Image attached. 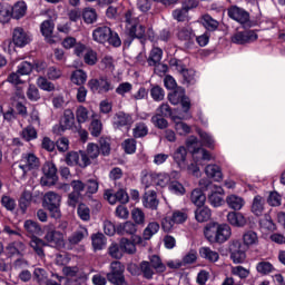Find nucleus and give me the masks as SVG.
<instances>
[{"instance_id": "obj_1", "label": "nucleus", "mask_w": 285, "mask_h": 285, "mask_svg": "<svg viewBox=\"0 0 285 285\" xmlns=\"http://www.w3.org/2000/svg\"><path fill=\"white\" fill-rule=\"evenodd\" d=\"M230 235L233 232L230 230V226L228 224H209L205 228V237L212 244H224V242H228L230 239Z\"/></svg>"}, {"instance_id": "obj_2", "label": "nucleus", "mask_w": 285, "mask_h": 285, "mask_svg": "<svg viewBox=\"0 0 285 285\" xmlns=\"http://www.w3.org/2000/svg\"><path fill=\"white\" fill-rule=\"evenodd\" d=\"M43 206L49 210L53 219L61 218V196H59V194L55 191L47 193L43 198Z\"/></svg>"}, {"instance_id": "obj_3", "label": "nucleus", "mask_w": 285, "mask_h": 285, "mask_svg": "<svg viewBox=\"0 0 285 285\" xmlns=\"http://www.w3.org/2000/svg\"><path fill=\"white\" fill-rule=\"evenodd\" d=\"M126 272V266L121 264L119 261H114L110 264V272L107 273V279L110 282V284L114 285H128V282H126V276L124 273Z\"/></svg>"}, {"instance_id": "obj_4", "label": "nucleus", "mask_w": 285, "mask_h": 285, "mask_svg": "<svg viewBox=\"0 0 285 285\" xmlns=\"http://www.w3.org/2000/svg\"><path fill=\"white\" fill-rule=\"evenodd\" d=\"M168 101L173 106H181L183 112L190 110V98L186 97V89L176 87L173 92L168 94Z\"/></svg>"}, {"instance_id": "obj_5", "label": "nucleus", "mask_w": 285, "mask_h": 285, "mask_svg": "<svg viewBox=\"0 0 285 285\" xmlns=\"http://www.w3.org/2000/svg\"><path fill=\"white\" fill-rule=\"evenodd\" d=\"M88 88L98 95H105L106 92H110L115 87L112 82L106 76H100L99 78H92L88 81Z\"/></svg>"}, {"instance_id": "obj_6", "label": "nucleus", "mask_w": 285, "mask_h": 285, "mask_svg": "<svg viewBox=\"0 0 285 285\" xmlns=\"http://www.w3.org/2000/svg\"><path fill=\"white\" fill-rule=\"evenodd\" d=\"M65 161L67 166H79L80 168H87L91 164L86 151H69L66 154Z\"/></svg>"}, {"instance_id": "obj_7", "label": "nucleus", "mask_w": 285, "mask_h": 285, "mask_svg": "<svg viewBox=\"0 0 285 285\" xmlns=\"http://www.w3.org/2000/svg\"><path fill=\"white\" fill-rule=\"evenodd\" d=\"M45 177L40 179L41 186H55L57 184V165L52 161H47L42 166Z\"/></svg>"}, {"instance_id": "obj_8", "label": "nucleus", "mask_w": 285, "mask_h": 285, "mask_svg": "<svg viewBox=\"0 0 285 285\" xmlns=\"http://www.w3.org/2000/svg\"><path fill=\"white\" fill-rule=\"evenodd\" d=\"M126 29L129 30V37H144L146 35V28L137 23V19L132 18V12L127 11L125 13Z\"/></svg>"}, {"instance_id": "obj_9", "label": "nucleus", "mask_w": 285, "mask_h": 285, "mask_svg": "<svg viewBox=\"0 0 285 285\" xmlns=\"http://www.w3.org/2000/svg\"><path fill=\"white\" fill-rule=\"evenodd\" d=\"M75 126V112L70 109H66L63 112V117L60 120L59 126L53 127V132L56 135H61L66 132V130H70Z\"/></svg>"}, {"instance_id": "obj_10", "label": "nucleus", "mask_w": 285, "mask_h": 285, "mask_svg": "<svg viewBox=\"0 0 285 285\" xmlns=\"http://www.w3.org/2000/svg\"><path fill=\"white\" fill-rule=\"evenodd\" d=\"M39 168V158L35 154H24L21 158V164L19 165V170L22 173V177L29 173V170H35Z\"/></svg>"}, {"instance_id": "obj_11", "label": "nucleus", "mask_w": 285, "mask_h": 285, "mask_svg": "<svg viewBox=\"0 0 285 285\" xmlns=\"http://www.w3.org/2000/svg\"><path fill=\"white\" fill-rule=\"evenodd\" d=\"M229 253L234 264H243L246 259V250H244V246L239 240H232L229 243Z\"/></svg>"}, {"instance_id": "obj_12", "label": "nucleus", "mask_w": 285, "mask_h": 285, "mask_svg": "<svg viewBox=\"0 0 285 285\" xmlns=\"http://www.w3.org/2000/svg\"><path fill=\"white\" fill-rule=\"evenodd\" d=\"M228 17L229 19H233L234 21H237L242 24L248 23L250 21V14L237 6H232L228 9Z\"/></svg>"}, {"instance_id": "obj_13", "label": "nucleus", "mask_w": 285, "mask_h": 285, "mask_svg": "<svg viewBox=\"0 0 285 285\" xmlns=\"http://www.w3.org/2000/svg\"><path fill=\"white\" fill-rule=\"evenodd\" d=\"M105 199H107L109 204L114 205L117 204V202L120 204H128L130 198L128 197V193L124 189H119L116 194H112V190L107 189L105 191Z\"/></svg>"}, {"instance_id": "obj_14", "label": "nucleus", "mask_w": 285, "mask_h": 285, "mask_svg": "<svg viewBox=\"0 0 285 285\" xmlns=\"http://www.w3.org/2000/svg\"><path fill=\"white\" fill-rule=\"evenodd\" d=\"M26 250H28V246L21 240H14L7 246V252L10 257H23Z\"/></svg>"}, {"instance_id": "obj_15", "label": "nucleus", "mask_w": 285, "mask_h": 285, "mask_svg": "<svg viewBox=\"0 0 285 285\" xmlns=\"http://www.w3.org/2000/svg\"><path fill=\"white\" fill-rule=\"evenodd\" d=\"M45 240L47 244H50V246H53L55 248L63 246V233L57 229H49L45 235Z\"/></svg>"}, {"instance_id": "obj_16", "label": "nucleus", "mask_w": 285, "mask_h": 285, "mask_svg": "<svg viewBox=\"0 0 285 285\" xmlns=\"http://www.w3.org/2000/svg\"><path fill=\"white\" fill-rule=\"evenodd\" d=\"M227 222L228 224H230V226H234L235 228H244V226L248 224L246 216L237 212H229L227 214Z\"/></svg>"}, {"instance_id": "obj_17", "label": "nucleus", "mask_w": 285, "mask_h": 285, "mask_svg": "<svg viewBox=\"0 0 285 285\" xmlns=\"http://www.w3.org/2000/svg\"><path fill=\"white\" fill-rule=\"evenodd\" d=\"M142 206L149 210H157L159 208V200L157 199V191L150 190L145 193L142 197Z\"/></svg>"}, {"instance_id": "obj_18", "label": "nucleus", "mask_w": 285, "mask_h": 285, "mask_svg": "<svg viewBox=\"0 0 285 285\" xmlns=\"http://www.w3.org/2000/svg\"><path fill=\"white\" fill-rule=\"evenodd\" d=\"M88 237V229L86 227H80L78 230L73 232L69 237L68 242L71 246H77L80 242H83Z\"/></svg>"}, {"instance_id": "obj_19", "label": "nucleus", "mask_w": 285, "mask_h": 285, "mask_svg": "<svg viewBox=\"0 0 285 285\" xmlns=\"http://www.w3.org/2000/svg\"><path fill=\"white\" fill-rule=\"evenodd\" d=\"M264 204H266V200L261 195H256L252 203V213L256 217H262L264 215Z\"/></svg>"}, {"instance_id": "obj_20", "label": "nucleus", "mask_w": 285, "mask_h": 285, "mask_svg": "<svg viewBox=\"0 0 285 285\" xmlns=\"http://www.w3.org/2000/svg\"><path fill=\"white\" fill-rule=\"evenodd\" d=\"M222 195H224V189L222 187H216L215 191L208 196L210 206H214V208H219V206L224 204V198Z\"/></svg>"}, {"instance_id": "obj_21", "label": "nucleus", "mask_w": 285, "mask_h": 285, "mask_svg": "<svg viewBox=\"0 0 285 285\" xmlns=\"http://www.w3.org/2000/svg\"><path fill=\"white\" fill-rule=\"evenodd\" d=\"M30 246L35 250V253L38 255V257H46V253L43 252V248L48 246V243L39 237H33L30 240Z\"/></svg>"}, {"instance_id": "obj_22", "label": "nucleus", "mask_w": 285, "mask_h": 285, "mask_svg": "<svg viewBox=\"0 0 285 285\" xmlns=\"http://www.w3.org/2000/svg\"><path fill=\"white\" fill-rule=\"evenodd\" d=\"M210 217H213V212L208 207H197L195 210V219L199 222V224H204V222H209Z\"/></svg>"}, {"instance_id": "obj_23", "label": "nucleus", "mask_w": 285, "mask_h": 285, "mask_svg": "<svg viewBox=\"0 0 285 285\" xmlns=\"http://www.w3.org/2000/svg\"><path fill=\"white\" fill-rule=\"evenodd\" d=\"M226 204L232 208V210H242L244 208V198L237 195H229L226 198Z\"/></svg>"}, {"instance_id": "obj_24", "label": "nucleus", "mask_w": 285, "mask_h": 285, "mask_svg": "<svg viewBox=\"0 0 285 285\" xmlns=\"http://www.w3.org/2000/svg\"><path fill=\"white\" fill-rule=\"evenodd\" d=\"M190 202L199 208L206 204V195L202 189L196 188L191 191Z\"/></svg>"}, {"instance_id": "obj_25", "label": "nucleus", "mask_w": 285, "mask_h": 285, "mask_svg": "<svg viewBox=\"0 0 285 285\" xmlns=\"http://www.w3.org/2000/svg\"><path fill=\"white\" fill-rule=\"evenodd\" d=\"M120 250L122 253H126L127 255H135L137 253V245H135V242L128 239V238H121L119 242Z\"/></svg>"}, {"instance_id": "obj_26", "label": "nucleus", "mask_w": 285, "mask_h": 285, "mask_svg": "<svg viewBox=\"0 0 285 285\" xmlns=\"http://www.w3.org/2000/svg\"><path fill=\"white\" fill-rule=\"evenodd\" d=\"M178 72H180V75L183 76L184 83H187V86L195 85V70L186 69V67L179 66Z\"/></svg>"}, {"instance_id": "obj_27", "label": "nucleus", "mask_w": 285, "mask_h": 285, "mask_svg": "<svg viewBox=\"0 0 285 285\" xmlns=\"http://www.w3.org/2000/svg\"><path fill=\"white\" fill-rule=\"evenodd\" d=\"M199 255L203 259H207V262H218L219 261V253L210 249V247H200Z\"/></svg>"}, {"instance_id": "obj_28", "label": "nucleus", "mask_w": 285, "mask_h": 285, "mask_svg": "<svg viewBox=\"0 0 285 285\" xmlns=\"http://www.w3.org/2000/svg\"><path fill=\"white\" fill-rule=\"evenodd\" d=\"M207 177L214 179V181H222V168L217 165H207L205 168Z\"/></svg>"}, {"instance_id": "obj_29", "label": "nucleus", "mask_w": 285, "mask_h": 285, "mask_svg": "<svg viewBox=\"0 0 285 285\" xmlns=\"http://www.w3.org/2000/svg\"><path fill=\"white\" fill-rule=\"evenodd\" d=\"M171 119L175 122V130L178 132V135L190 134V126L181 121V118L179 116H173Z\"/></svg>"}, {"instance_id": "obj_30", "label": "nucleus", "mask_w": 285, "mask_h": 285, "mask_svg": "<svg viewBox=\"0 0 285 285\" xmlns=\"http://www.w3.org/2000/svg\"><path fill=\"white\" fill-rule=\"evenodd\" d=\"M28 7L26 2L19 1L13 7H11V14L13 19H21V17H26V12Z\"/></svg>"}, {"instance_id": "obj_31", "label": "nucleus", "mask_w": 285, "mask_h": 285, "mask_svg": "<svg viewBox=\"0 0 285 285\" xmlns=\"http://www.w3.org/2000/svg\"><path fill=\"white\" fill-rule=\"evenodd\" d=\"M118 235H135L137 233V225L132 222H126L117 227Z\"/></svg>"}, {"instance_id": "obj_32", "label": "nucleus", "mask_w": 285, "mask_h": 285, "mask_svg": "<svg viewBox=\"0 0 285 285\" xmlns=\"http://www.w3.org/2000/svg\"><path fill=\"white\" fill-rule=\"evenodd\" d=\"M10 19H12V7L0 3V23H9Z\"/></svg>"}, {"instance_id": "obj_33", "label": "nucleus", "mask_w": 285, "mask_h": 285, "mask_svg": "<svg viewBox=\"0 0 285 285\" xmlns=\"http://www.w3.org/2000/svg\"><path fill=\"white\" fill-rule=\"evenodd\" d=\"M24 230L30 237H35L41 233V226L35 220H26Z\"/></svg>"}, {"instance_id": "obj_34", "label": "nucleus", "mask_w": 285, "mask_h": 285, "mask_svg": "<svg viewBox=\"0 0 285 285\" xmlns=\"http://www.w3.org/2000/svg\"><path fill=\"white\" fill-rule=\"evenodd\" d=\"M132 124V118L130 115L124 114V112H118L115 117L114 126L116 128H121L124 126H130Z\"/></svg>"}, {"instance_id": "obj_35", "label": "nucleus", "mask_w": 285, "mask_h": 285, "mask_svg": "<svg viewBox=\"0 0 285 285\" xmlns=\"http://www.w3.org/2000/svg\"><path fill=\"white\" fill-rule=\"evenodd\" d=\"M36 83L40 90H45L46 92H55L56 90L55 83L43 76L38 77Z\"/></svg>"}, {"instance_id": "obj_36", "label": "nucleus", "mask_w": 285, "mask_h": 285, "mask_svg": "<svg viewBox=\"0 0 285 285\" xmlns=\"http://www.w3.org/2000/svg\"><path fill=\"white\" fill-rule=\"evenodd\" d=\"M157 233H159V223L151 222L144 229L142 237L148 240L151 239L154 235H157Z\"/></svg>"}, {"instance_id": "obj_37", "label": "nucleus", "mask_w": 285, "mask_h": 285, "mask_svg": "<svg viewBox=\"0 0 285 285\" xmlns=\"http://www.w3.org/2000/svg\"><path fill=\"white\" fill-rule=\"evenodd\" d=\"M149 264L156 273H165L166 265L161 262V257L158 255H153L149 257Z\"/></svg>"}, {"instance_id": "obj_38", "label": "nucleus", "mask_w": 285, "mask_h": 285, "mask_svg": "<svg viewBox=\"0 0 285 285\" xmlns=\"http://www.w3.org/2000/svg\"><path fill=\"white\" fill-rule=\"evenodd\" d=\"M139 268H140V272L142 273V277H145V279H153V276L155 275V269L150 265V262L142 261L139 264Z\"/></svg>"}, {"instance_id": "obj_39", "label": "nucleus", "mask_w": 285, "mask_h": 285, "mask_svg": "<svg viewBox=\"0 0 285 285\" xmlns=\"http://www.w3.org/2000/svg\"><path fill=\"white\" fill-rule=\"evenodd\" d=\"M186 146L187 150H189L191 155H197V153H199V150L202 149V147H199V139H197V137L195 136H189L186 139Z\"/></svg>"}, {"instance_id": "obj_40", "label": "nucleus", "mask_w": 285, "mask_h": 285, "mask_svg": "<svg viewBox=\"0 0 285 285\" xmlns=\"http://www.w3.org/2000/svg\"><path fill=\"white\" fill-rule=\"evenodd\" d=\"M87 79H88V75L86 73V71H83L81 69L73 71L71 75V81H72V83H76L77 86H83V83H86Z\"/></svg>"}, {"instance_id": "obj_41", "label": "nucleus", "mask_w": 285, "mask_h": 285, "mask_svg": "<svg viewBox=\"0 0 285 285\" xmlns=\"http://www.w3.org/2000/svg\"><path fill=\"white\" fill-rule=\"evenodd\" d=\"M91 242L95 250H101L106 246V236L101 233L94 234Z\"/></svg>"}, {"instance_id": "obj_42", "label": "nucleus", "mask_w": 285, "mask_h": 285, "mask_svg": "<svg viewBox=\"0 0 285 285\" xmlns=\"http://www.w3.org/2000/svg\"><path fill=\"white\" fill-rule=\"evenodd\" d=\"M197 134L200 137L203 146H206V148H215V140L213 139V136L202 129H198Z\"/></svg>"}, {"instance_id": "obj_43", "label": "nucleus", "mask_w": 285, "mask_h": 285, "mask_svg": "<svg viewBox=\"0 0 285 285\" xmlns=\"http://www.w3.org/2000/svg\"><path fill=\"white\" fill-rule=\"evenodd\" d=\"M164 55V51H161L160 48H154L150 51L149 58H148V65L149 66H157L161 61V57Z\"/></svg>"}, {"instance_id": "obj_44", "label": "nucleus", "mask_w": 285, "mask_h": 285, "mask_svg": "<svg viewBox=\"0 0 285 285\" xmlns=\"http://www.w3.org/2000/svg\"><path fill=\"white\" fill-rule=\"evenodd\" d=\"M256 271L261 275H268L275 271V267L269 262L262 261L256 265Z\"/></svg>"}, {"instance_id": "obj_45", "label": "nucleus", "mask_w": 285, "mask_h": 285, "mask_svg": "<svg viewBox=\"0 0 285 285\" xmlns=\"http://www.w3.org/2000/svg\"><path fill=\"white\" fill-rule=\"evenodd\" d=\"M187 155L188 151L186 150V147L180 146L174 153V161H176L178 166H181V164H185Z\"/></svg>"}, {"instance_id": "obj_46", "label": "nucleus", "mask_w": 285, "mask_h": 285, "mask_svg": "<svg viewBox=\"0 0 285 285\" xmlns=\"http://www.w3.org/2000/svg\"><path fill=\"white\" fill-rule=\"evenodd\" d=\"M53 30H55V22L52 20H45L40 24V31L42 37H52Z\"/></svg>"}, {"instance_id": "obj_47", "label": "nucleus", "mask_w": 285, "mask_h": 285, "mask_svg": "<svg viewBox=\"0 0 285 285\" xmlns=\"http://www.w3.org/2000/svg\"><path fill=\"white\" fill-rule=\"evenodd\" d=\"M203 26L206 28V30L214 32V30H217L219 27V22L213 19V17L209 14H205L203 16Z\"/></svg>"}, {"instance_id": "obj_48", "label": "nucleus", "mask_w": 285, "mask_h": 285, "mask_svg": "<svg viewBox=\"0 0 285 285\" xmlns=\"http://www.w3.org/2000/svg\"><path fill=\"white\" fill-rule=\"evenodd\" d=\"M131 218L138 226H144V224H146V214L139 208H134L131 210Z\"/></svg>"}, {"instance_id": "obj_49", "label": "nucleus", "mask_w": 285, "mask_h": 285, "mask_svg": "<svg viewBox=\"0 0 285 285\" xmlns=\"http://www.w3.org/2000/svg\"><path fill=\"white\" fill-rule=\"evenodd\" d=\"M78 217L82 219V222H90V207L86 204L81 203L78 205Z\"/></svg>"}, {"instance_id": "obj_50", "label": "nucleus", "mask_w": 285, "mask_h": 285, "mask_svg": "<svg viewBox=\"0 0 285 285\" xmlns=\"http://www.w3.org/2000/svg\"><path fill=\"white\" fill-rule=\"evenodd\" d=\"M82 18L85 23H95V21H97V10L92 8H86L82 11Z\"/></svg>"}, {"instance_id": "obj_51", "label": "nucleus", "mask_w": 285, "mask_h": 285, "mask_svg": "<svg viewBox=\"0 0 285 285\" xmlns=\"http://www.w3.org/2000/svg\"><path fill=\"white\" fill-rule=\"evenodd\" d=\"M21 137L24 141H32V139H37V129L32 126H28L22 130Z\"/></svg>"}, {"instance_id": "obj_52", "label": "nucleus", "mask_w": 285, "mask_h": 285, "mask_svg": "<svg viewBox=\"0 0 285 285\" xmlns=\"http://www.w3.org/2000/svg\"><path fill=\"white\" fill-rule=\"evenodd\" d=\"M243 242L246 246H253L258 242L257 233L248 230L243 235Z\"/></svg>"}, {"instance_id": "obj_53", "label": "nucleus", "mask_w": 285, "mask_h": 285, "mask_svg": "<svg viewBox=\"0 0 285 285\" xmlns=\"http://www.w3.org/2000/svg\"><path fill=\"white\" fill-rule=\"evenodd\" d=\"M151 122L156 128H159V130H165V128H168V120L164 118V116L155 115L151 117Z\"/></svg>"}, {"instance_id": "obj_54", "label": "nucleus", "mask_w": 285, "mask_h": 285, "mask_svg": "<svg viewBox=\"0 0 285 285\" xmlns=\"http://www.w3.org/2000/svg\"><path fill=\"white\" fill-rule=\"evenodd\" d=\"M257 37H232V43L237 46H248V43H255Z\"/></svg>"}, {"instance_id": "obj_55", "label": "nucleus", "mask_w": 285, "mask_h": 285, "mask_svg": "<svg viewBox=\"0 0 285 285\" xmlns=\"http://www.w3.org/2000/svg\"><path fill=\"white\" fill-rule=\"evenodd\" d=\"M92 37H115V33L110 27L102 26L94 30Z\"/></svg>"}, {"instance_id": "obj_56", "label": "nucleus", "mask_w": 285, "mask_h": 285, "mask_svg": "<svg viewBox=\"0 0 285 285\" xmlns=\"http://www.w3.org/2000/svg\"><path fill=\"white\" fill-rule=\"evenodd\" d=\"M76 119L78 124H86V121H88V109L83 106H79L76 110Z\"/></svg>"}, {"instance_id": "obj_57", "label": "nucleus", "mask_w": 285, "mask_h": 285, "mask_svg": "<svg viewBox=\"0 0 285 285\" xmlns=\"http://www.w3.org/2000/svg\"><path fill=\"white\" fill-rule=\"evenodd\" d=\"M108 253H109L110 257H112L114 259H121V257H124L121 247L119 245H117V243H114L109 246Z\"/></svg>"}, {"instance_id": "obj_58", "label": "nucleus", "mask_w": 285, "mask_h": 285, "mask_svg": "<svg viewBox=\"0 0 285 285\" xmlns=\"http://www.w3.org/2000/svg\"><path fill=\"white\" fill-rule=\"evenodd\" d=\"M86 156L88 157L89 161L90 159H97L99 157V146L97 144H89L87 146Z\"/></svg>"}, {"instance_id": "obj_59", "label": "nucleus", "mask_w": 285, "mask_h": 285, "mask_svg": "<svg viewBox=\"0 0 285 285\" xmlns=\"http://www.w3.org/2000/svg\"><path fill=\"white\" fill-rule=\"evenodd\" d=\"M122 148L127 155H132L137 150V141L132 138L126 139L122 142Z\"/></svg>"}, {"instance_id": "obj_60", "label": "nucleus", "mask_w": 285, "mask_h": 285, "mask_svg": "<svg viewBox=\"0 0 285 285\" xmlns=\"http://www.w3.org/2000/svg\"><path fill=\"white\" fill-rule=\"evenodd\" d=\"M27 97L29 101H39L41 99V96L39 95V89L35 85H29V88L27 90Z\"/></svg>"}, {"instance_id": "obj_61", "label": "nucleus", "mask_w": 285, "mask_h": 285, "mask_svg": "<svg viewBox=\"0 0 285 285\" xmlns=\"http://www.w3.org/2000/svg\"><path fill=\"white\" fill-rule=\"evenodd\" d=\"M150 95L154 101H164V97H165L164 88L159 86H155L150 89Z\"/></svg>"}, {"instance_id": "obj_62", "label": "nucleus", "mask_w": 285, "mask_h": 285, "mask_svg": "<svg viewBox=\"0 0 285 285\" xmlns=\"http://www.w3.org/2000/svg\"><path fill=\"white\" fill-rule=\"evenodd\" d=\"M171 219L174 224H184L188 219V214L186 212L175 210L173 212Z\"/></svg>"}, {"instance_id": "obj_63", "label": "nucleus", "mask_w": 285, "mask_h": 285, "mask_svg": "<svg viewBox=\"0 0 285 285\" xmlns=\"http://www.w3.org/2000/svg\"><path fill=\"white\" fill-rule=\"evenodd\" d=\"M35 278L37 279L38 284L46 285L50 279H48V276H46V271L41 268H37L33 272Z\"/></svg>"}, {"instance_id": "obj_64", "label": "nucleus", "mask_w": 285, "mask_h": 285, "mask_svg": "<svg viewBox=\"0 0 285 285\" xmlns=\"http://www.w3.org/2000/svg\"><path fill=\"white\" fill-rule=\"evenodd\" d=\"M173 17L176 19V21H186V19H188V10H186L184 7L176 9L173 11Z\"/></svg>"}]
</instances>
